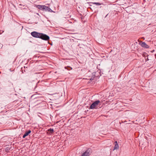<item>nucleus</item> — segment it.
I'll use <instances>...</instances> for the list:
<instances>
[{
    "label": "nucleus",
    "mask_w": 156,
    "mask_h": 156,
    "mask_svg": "<svg viewBox=\"0 0 156 156\" xmlns=\"http://www.w3.org/2000/svg\"><path fill=\"white\" fill-rule=\"evenodd\" d=\"M141 46L144 48H149V46L147 45L145 42H142L140 43Z\"/></svg>",
    "instance_id": "nucleus-7"
},
{
    "label": "nucleus",
    "mask_w": 156,
    "mask_h": 156,
    "mask_svg": "<svg viewBox=\"0 0 156 156\" xmlns=\"http://www.w3.org/2000/svg\"><path fill=\"white\" fill-rule=\"evenodd\" d=\"M115 144H118L117 141H116L115 142Z\"/></svg>",
    "instance_id": "nucleus-14"
},
{
    "label": "nucleus",
    "mask_w": 156,
    "mask_h": 156,
    "mask_svg": "<svg viewBox=\"0 0 156 156\" xmlns=\"http://www.w3.org/2000/svg\"><path fill=\"white\" fill-rule=\"evenodd\" d=\"M40 38L44 40L48 41L49 40L50 38L49 36L47 35L41 33Z\"/></svg>",
    "instance_id": "nucleus-2"
},
{
    "label": "nucleus",
    "mask_w": 156,
    "mask_h": 156,
    "mask_svg": "<svg viewBox=\"0 0 156 156\" xmlns=\"http://www.w3.org/2000/svg\"><path fill=\"white\" fill-rule=\"evenodd\" d=\"M119 146L118 144H115L113 150H115L118 149L119 148Z\"/></svg>",
    "instance_id": "nucleus-9"
},
{
    "label": "nucleus",
    "mask_w": 156,
    "mask_h": 156,
    "mask_svg": "<svg viewBox=\"0 0 156 156\" xmlns=\"http://www.w3.org/2000/svg\"><path fill=\"white\" fill-rule=\"evenodd\" d=\"M26 136L24 134V135H23V138H25Z\"/></svg>",
    "instance_id": "nucleus-13"
},
{
    "label": "nucleus",
    "mask_w": 156,
    "mask_h": 156,
    "mask_svg": "<svg viewBox=\"0 0 156 156\" xmlns=\"http://www.w3.org/2000/svg\"><path fill=\"white\" fill-rule=\"evenodd\" d=\"M10 148L9 147H7L5 149V151L6 152H8L10 150Z\"/></svg>",
    "instance_id": "nucleus-12"
},
{
    "label": "nucleus",
    "mask_w": 156,
    "mask_h": 156,
    "mask_svg": "<svg viewBox=\"0 0 156 156\" xmlns=\"http://www.w3.org/2000/svg\"><path fill=\"white\" fill-rule=\"evenodd\" d=\"M90 80H93V79H92V78H90Z\"/></svg>",
    "instance_id": "nucleus-15"
},
{
    "label": "nucleus",
    "mask_w": 156,
    "mask_h": 156,
    "mask_svg": "<svg viewBox=\"0 0 156 156\" xmlns=\"http://www.w3.org/2000/svg\"><path fill=\"white\" fill-rule=\"evenodd\" d=\"M67 67H65V69H66V68H67Z\"/></svg>",
    "instance_id": "nucleus-16"
},
{
    "label": "nucleus",
    "mask_w": 156,
    "mask_h": 156,
    "mask_svg": "<svg viewBox=\"0 0 156 156\" xmlns=\"http://www.w3.org/2000/svg\"><path fill=\"white\" fill-rule=\"evenodd\" d=\"M100 101L99 100H97L93 102L90 107V108L91 109H96L98 108V104Z\"/></svg>",
    "instance_id": "nucleus-1"
},
{
    "label": "nucleus",
    "mask_w": 156,
    "mask_h": 156,
    "mask_svg": "<svg viewBox=\"0 0 156 156\" xmlns=\"http://www.w3.org/2000/svg\"><path fill=\"white\" fill-rule=\"evenodd\" d=\"M90 3L96 5H101V3L99 2H90Z\"/></svg>",
    "instance_id": "nucleus-10"
},
{
    "label": "nucleus",
    "mask_w": 156,
    "mask_h": 156,
    "mask_svg": "<svg viewBox=\"0 0 156 156\" xmlns=\"http://www.w3.org/2000/svg\"><path fill=\"white\" fill-rule=\"evenodd\" d=\"M90 5V6H92V5Z\"/></svg>",
    "instance_id": "nucleus-18"
},
{
    "label": "nucleus",
    "mask_w": 156,
    "mask_h": 156,
    "mask_svg": "<svg viewBox=\"0 0 156 156\" xmlns=\"http://www.w3.org/2000/svg\"><path fill=\"white\" fill-rule=\"evenodd\" d=\"M36 7L38 9L43 11L44 9V5H36Z\"/></svg>",
    "instance_id": "nucleus-5"
},
{
    "label": "nucleus",
    "mask_w": 156,
    "mask_h": 156,
    "mask_svg": "<svg viewBox=\"0 0 156 156\" xmlns=\"http://www.w3.org/2000/svg\"><path fill=\"white\" fill-rule=\"evenodd\" d=\"M44 9L43 11H47L49 12H54L50 8L47 7L45 5Z\"/></svg>",
    "instance_id": "nucleus-6"
},
{
    "label": "nucleus",
    "mask_w": 156,
    "mask_h": 156,
    "mask_svg": "<svg viewBox=\"0 0 156 156\" xmlns=\"http://www.w3.org/2000/svg\"><path fill=\"white\" fill-rule=\"evenodd\" d=\"M90 152L91 149L89 148L82 154L81 156H89L90 155Z\"/></svg>",
    "instance_id": "nucleus-4"
},
{
    "label": "nucleus",
    "mask_w": 156,
    "mask_h": 156,
    "mask_svg": "<svg viewBox=\"0 0 156 156\" xmlns=\"http://www.w3.org/2000/svg\"><path fill=\"white\" fill-rule=\"evenodd\" d=\"M108 15V14H107V15H106V16H105V17H106V16H107V15Z\"/></svg>",
    "instance_id": "nucleus-17"
},
{
    "label": "nucleus",
    "mask_w": 156,
    "mask_h": 156,
    "mask_svg": "<svg viewBox=\"0 0 156 156\" xmlns=\"http://www.w3.org/2000/svg\"><path fill=\"white\" fill-rule=\"evenodd\" d=\"M31 34L34 37L40 38L41 33L36 31H34L31 33Z\"/></svg>",
    "instance_id": "nucleus-3"
},
{
    "label": "nucleus",
    "mask_w": 156,
    "mask_h": 156,
    "mask_svg": "<svg viewBox=\"0 0 156 156\" xmlns=\"http://www.w3.org/2000/svg\"><path fill=\"white\" fill-rule=\"evenodd\" d=\"M31 132V131L30 130H29L28 131L26 132L24 134L26 136H27Z\"/></svg>",
    "instance_id": "nucleus-11"
},
{
    "label": "nucleus",
    "mask_w": 156,
    "mask_h": 156,
    "mask_svg": "<svg viewBox=\"0 0 156 156\" xmlns=\"http://www.w3.org/2000/svg\"><path fill=\"white\" fill-rule=\"evenodd\" d=\"M48 132L47 133L49 135H51L54 132V129H52L50 128L48 130Z\"/></svg>",
    "instance_id": "nucleus-8"
}]
</instances>
